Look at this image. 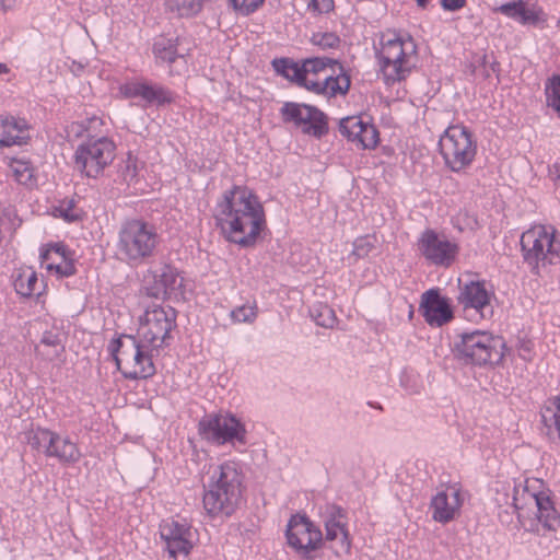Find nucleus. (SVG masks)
Segmentation results:
<instances>
[{
    "label": "nucleus",
    "instance_id": "obj_49",
    "mask_svg": "<svg viewBox=\"0 0 560 560\" xmlns=\"http://www.w3.org/2000/svg\"><path fill=\"white\" fill-rule=\"evenodd\" d=\"M440 3L445 11L455 12L466 5V0H441Z\"/></svg>",
    "mask_w": 560,
    "mask_h": 560
},
{
    "label": "nucleus",
    "instance_id": "obj_41",
    "mask_svg": "<svg viewBox=\"0 0 560 560\" xmlns=\"http://www.w3.org/2000/svg\"><path fill=\"white\" fill-rule=\"evenodd\" d=\"M257 316L256 305L244 304L231 312V317L237 323H252Z\"/></svg>",
    "mask_w": 560,
    "mask_h": 560
},
{
    "label": "nucleus",
    "instance_id": "obj_40",
    "mask_svg": "<svg viewBox=\"0 0 560 560\" xmlns=\"http://www.w3.org/2000/svg\"><path fill=\"white\" fill-rule=\"evenodd\" d=\"M40 345L50 347L52 349L51 352L46 353L48 357H58L59 353L65 349L61 343L60 335L51 330H47L43 334L40 338Z\"/></svg>",
    "mask_w": 560,
    "mask_h": 560
},
{
    "label": "nucleus",
    "instance_id": "obj_19",
    "mask_svg": "<svg viewBox=\"0 0 560 560\" xmlns=\"http://www.w3.org/2000/svg\"><path fill=\"white\" fill-rule=\"evenodd\" d=\"M182 287V279L176 268L168 264L152 266L144 277L147 295L154 299H166Z\"/></svg>",
    "mask_w": 560,
    "mask_h": 560
},
{
    "label": "nucleus",
    "instance_id": "obj_12",
    "mask_svg": "<svg viewBox=\"0 0 560 560\" xmlns=\"http://www.w3.org/2000/svg\"><path fill=\"white\" fill-rule=\"evenodd\" d=\"M284 124H292L304 135L320 139L328 133V118L324 112L313 105L284 102L279 109Z\"/></svg>",
    "mask_w": 560,
    "mask_h": 560
},
{
    "label": "nucleus",
    "instance_id": "obj_25",
    "mask_svg": "<svg viewBox=\"0 0 560 560\" xmlns=\"http://www.w3.org/2000/svg\"><path fill=\"white\" fill-rule=\"evenodd\" d=\"M523 495H527L528 503L535 506V517L545 528L555 530L560 525V516L546 492H529L525 489Z\"/></svg>",
    "mask_w": 560,
    "mask_h": 560
},
{
    "label": "nucleus",
    "instance_id": "obj_50",
    "mask_svg": "<svg viewBox=\"0 0 560 560\" xmlns=\"http://www.w3.org/2000/svg\"><path fill=\"white\" fill-rule=\"evenodd\" d=\"M549 175L555 182V185H560V165L555 164L552 167L549 168Z\"/></svg>",
    "mask_w": 560,
    "mask_h": 560
},
{
    "label": "nucleus",
    "instance_id": "obj_8",
    "mask_svg": "<svg viewBox=\"0 0 560 560\" xmlns=\"http://www.w3.org/2000/svg\"><path fill=\"white\" fill-rule=\"evenodd\" d=\"M201 439L214 445L246 444L245 424L232 413H209L198 423Z\"/></svg>",
    "mask_w": 560,
    "mask_h": 560
},
{
    "label": "nucleus",
    "instance_id": "obj_3",
    "mask_svg": "<svg viewBox=\"0 0 560 560\" xmlns=\"http://www.w3.org/2000/svg\"><path fill=\"white\" fill-rule=\"evenodd\" d=\"M156 228L142 219L125 220L116 243L118 258L129 266H139L151 259L160 245Z\"/></svg>",
    "mask_w": 560,
    "mask_h": 560
},
{
    "label": "nucleus",
    "instance_id": "obj_33",
    "mask_svg": "<svg viewBox=\"0 0 560 560\" xmlns=\"http://www.w3.org/2000/svg\"><path fill=\"white\" fill-rule=\"evenodd\" d=\"M10 168L19 184L32 185L34 183V167L30 161L12 159Z\"/></svg>",
    "mask_w": 560,
    "mask_h": 560
},
{
    "label": "nucleus",
    "instance_id": "obj_47",
    "mask_svg": "<svg viewBox=\"0 0 560 560\" xmlns=\"http://www.w3.org/2000/svg\"><path fill=\"white\" fill-rule=\"evenodd\" d=\"M307 7L316 14L329 13L334 10V0H311Z\"/></svg>",
    "mask_w": 560,
    "mask_h": 560
},
{
    "label": "nucleus",
    "instance_id": "obj_52",
    "mask_svg": "<svg viewBox=\"0 0 560 560\" xmlns=\"http://www.w3.org/2000/svg\"><path fill=\"white\" fill-rule=\"evenodd\" d=\"M489 62H490V61H489V59H488V55H483V56L481 57L480 65H481L483 68H486V67H488V66H489Z\"/></svg>",
    "mask_w": 560,
    "mask_h": 560
},
{
    "label": "nucleus",
    "instance_id": "obj_34",
    "mask_svg": "<svg viewBox=\"0 0 560 560\" xmlns=\"http://www.w3.org/2000/svg\"><path fill=\"white\" fill-rule=\"evenodd\" d=\"M310 314L315 320L316 325L324 328H332L337 320L335 311L327 304L319 303L314 305L310 310Z\"/></svg>",
    "mask_w": 560,
    "mask_h": 560
},
{
    "label": "nucleus",
    "instance_id": "obj_36",
    "mask_svg": "<svg viewBox=\"0 0 560 560\" xmlns=\"http://www.w3.org/2000/svg\"><path fill=\"white\" fill-rule=\"evenodd\" d=\"M365 122L358 116L342 118L339 124V130L348 140L355 142Z\"/></svg>",
    "mask_w": 560,
    "mask_h": 560
},
{
    "label": "nucleus",
    "instance_id": "obj_30",
    "mask_svg": "<svg viewBox=\"0 0 560 560\" xmlns=\"http://www.w3.org/2000/svg\"><path fill=\"white\" fill-rule=\"evenodd\" d=\"M178 38L158 36L153 43V54L162 62L173 63L179 56L177 51Z\"/></svg>",
    "mask_w": 560,
    "mask_h": 560
},
{
    "label": "nucleus",
    "instance_id": "obj_9",
    "mask_svg": "<svg viewBox=\"0 0 560 560\" xmlns=\"http://www.w3.org/2000/svg\"><path fill=\"white\" fill-rule=\"evenodd\" d=\"M28 445L44 454L46 457L56 458L61 465L77 464L82 454L78 445L67 435L44 428H36L27 434Z\"/></svg>",
    "mask_w": 560,
    "mask_h": 560
},
{
    "label": "nucleus",
    "instance_id": "obj_27",
    "mask_svg": "<svg viewBox=\"0 0 560 560\" xmlns=\"http://www.w3.org/2000/svg\"><path fill=\"white\" fill-rule=\"evenodd\" d=\"M153 351V348L142 342L139 348V355L133 353V363L127 364L126 369L121 370L124 377L133 381L153 376L156 372L152 360Z\"/></svg>",
    "mask_w": 560,
    "mask_h": 560
},
{
    "label": "nucleus",
    "instance_id": "obj_44",
    "mask_svg": "<svg viewBox=\"0 0 560 560\" xmlns=\"http://www.w3.org/2000/svg\"><path fill=\"white\" fill-rule=\"evenodd\" d=\"M48 270H55L60 277H70L77 272L75 266L71 258H61L59 262L47 265Z\"/></svg>",
    "mask_w": 560,
    "mask_h": 560
},
{
    "label": "nucleus",
    "instance_id": "obj_6",
    "mask_svg": "<svg viewBox=\"0 0 560 560\" xmlns=\"http://www.w3.org/2000/svg\"><path fill=\"white\" fill-rule=\"evenodd\" d=\"M439 148L446 167L455 173L469 167L477 154V141L463 125L450 126L440 137Z\"/></svg>",
    "mask_w": 560,
    "mask_h": 560
},
{
    "label": "nucleus",
    "instance_id": "obj_15",
    "mask_svg": "<svg viewBox=\"0 0 560 560\" xmlns=\"http://www.w3.org/2000/svg\"><path fill=\"white\" fill-rule=\"evenodd\" d=\"M418 250L432 265L447 268L455 261L459 247L445 234L427 229L418 240Z\"/></svg>",
    "mask_w": 560,
    "mask_h": 560
},
{
    "label": "nucleus",
    "instance_id": "obj_23",
    "mask_svg": "<svg viewBox=\"0 0 560 560\" xmlns=\"http://www.w3.org/2000/svg\"><path fill=\"white\" fill-rule=\"evenodd\" d=\"M124 94L127 97H141L148 104L158 106L173 102V94L170 90L148 82H131L124 86Z\"/></svg>",
    "mask_w": 560,
    "mask_h": 560
},
{
    "label": "nucleus",
    "instance_id": "obj_45",
    "mask_svg": "<svg viewBox=\"0 0 560 560\" xmlns=\"http://www.w3.org/2000/svg\"><path fill=\"white\" fill-rule=\"evenodd\" d=\"M264 1L265 0H230L233 8L245 15L255 12L264 3Z\"/></svg>",
    "mask_w": 560,
    "mask_h": 560
},
{
    "label": "nucleus",
    "instance_id": "obj_5",
    "mask_svg": "<svg viewBox=\"0 0 560 560\" xmlns=\"http://www.w3.org/2000/svg\"><path fill=\"white\" fill-rule=\"evenodd\" d=\"M524 261L535 275L540 268L557 264L560 258V238L552 226H534L521 236Z\"/></svg>",
    "mask_w": 560,
    "mask_h": 560
},
{
    "label": "nucleus",
    "instance_id": "obj_51",
    "mask_svg": "<svg viewBox=\"0 0 560 560\" xmlns=\"http://www.w3.org/2000/svg\"><path fill=\"white\" fill-rule=\"evenodd\" d=\"M489 68L493 72H499L500 71V63L497 60L490 61L489 62Z\"/></svg>",
    "mask_w": 560,
    "mask_h": 560
},
{
    "label": "nucleus",
    "instance_id": "obj_20",
    "mask_svg": "<svg viewBox=\"0 0 560 560\" xmlns=\"http://www.w3.org/2000/svg\"><path fill=\"white\" fill-rule=\"evenodd\" d=\"M419 310L431 326L441 327L453 318L448 300L438 289H430L422 294Z\"/></svg>",
    "mask_w": 560,
    "mask_h": 560
},
{
    "label": "nucleus",
    "instance_id": "obj_48",
    "mask_svg": "<svg viewBox=\"0 0 560 560\" xmlns=\"http://www.w3.org/2000/svg\"><path fill=\"white\" fill-rule=\"evenodd\" d=\"M291 60L292 59H290V58L273 59L272 67L278 74L285 78V75H288L287 68H289Z\"/></svg>",
    "mask_w": 560,
    "mask_h": 560
},
{
    "label": "nucleus",
    "instance_id": "obj_28",
    "mask_svg": "<svg viewBox=\"0 0 560 560\" xmlns=\"http://www.w3.org/2000/svg\"><path fill=\"white\" fill-rule=\"evenodd\" d=\"M541 422L546 435L551 441L560 443V396L549 399L548 404L541 409Z\"/></svg>",
    "mask_w": 560,
    "mask_h": 560
},
{
    "label": "nucleus",
    "instance_id": "obj_24",
    "mask_svg": "<svg viewBox=\"0 0 560 560\" xmlns=\"http://www.w3.org/2000/svg\"><path fill=\"white\" fill-rule=\"evenodd\" d=\"M142 345V339L136 335L122 334L118 338L113 339L108 346V351L113 355L117 369H126L127 364L133 363V353L139 355V348Z\"/></svg>",
    "mask_w": 560,
    "mask_h": 560
},
{
    "label": "nucleus",
    "instance_id": "obj_38",
    "mask_svg": "<svg viewBox=\"0 0 560 560\" xmlns=\"http://www.w3.org/2000/svg\"><path fill=\"white\" fill-rule=\"evenodd\" d=\"M362 149H373L378 143V131L375 126L365 122L357 141Z\"/></svg>",
    "mask_w": 560,
    "mask_h": 560
},
{
    "label": "nucleus",
    "instance_id": "obj_35",
    "mask_svg": "<svg viewBox=\"0 0 560 560\" xmlns=\"http://www.w3.org/2000/svg\"><path fill=\"white\" fill-rule=\"evenodd\" d=\"M545 94L547 105L560 117V74H553L546 81Z\"/></svg>",
    "mask_w": 560,
    "mask_h": 560
},
{
    "label": "nucleus",
    "instance_id": "obj_22",
    "mask_svg": "<svg viewBox=\"0 0 560 560\" xmlns=\"http://www.w3.org/2000/svg\"><path fill=\"white\" fill-rule=\"evenodd\" d=\"M495 11L522 25L537 26L546 22L542 9L536 4L528 7L524 0L503 3L497 8Z\"/></svg>",
    "mask_w": 560,
    "mask_h": 560
},
{
    "label": "nucleus",
    "instance_id": "obj_14",
    "mask_svg": "<svg viewBox=\"0 0 560 560\" xmlns=\"http://www.w3.org/2000/svg\"><path fill=\"white\" fill-rule=\"evenodd\" d=\"M288 545L302 558L312 559V551L323 544L322 530L305 515L295 514L289 520L285 530Z\"/></svg>",
    "mask_w": 560,
    "mask_h": 560
},
{
    "label": "nucleus",
    "instance_id": "obj_10",
    "mask_svg": "<svg viewBox=\"0 0 560 560\" xmlns=\"http://www.w3.org/2000/svg\"><path fill=\"white\" fill-rule=\"evenodd\" d=\"M115 143L107 137L91 138L75 150V168L90 178L98 177L115 158Z\"/></svg>",
    "mask_w": 560,
    "mask_h": 560
},
{
    "label": "nucleus",
    "instance_id": "obj_31",
    "mask_svg": "<svg viewBox=\"0 0 560 560\" xmlns=\"http://www.w3.org/2000/svg\"><path fill=\"white\" fill-rule=\"evenodd\" d=\"M14 289L18 294L24 298H30L34 294H39L38 289V277L37 273L28 268L21 271L14 279Z\"/></svg>",
    "mask_w": 560,
    "mask_h": 560
},
{
    "label": "nucleus",
    "instance_id": "obj_2",
    "mask_svg": "<svg viewBox=\"0 0 560 560\" xmlns=\"http://www.w3.org/2000/svg\"><path fill=\"white\" fill-rule=\"evenodd\" d=\"M202 503L212 516L230 517L238 509L243 493V474L236 462L210 465L206 471Z\"/></svg>",
    "mask_w": 560,
    "mask_h": 560
},
{
    "label": "nucleus",
    "instance_id": "obj_18",
    "mask_svg": "<svg viewBox=\"0 0 560 560\" xmlns=\"http://www.w3.org/2000/svg\"><path fill=\"white\" fill-rule=\"evenodd\" d=\"M323 521L326 530L325 539L335 542L334 552L349 553L351 538L347 528V512L339 505L328 504L323 513Z\"/></svg>",
    "mask_w": 560,
    "mask_h": 560
},
{
    "label": "nucleus",
    "instance_id": "obj_4",
    "mask_svg": "<svg viewBox=\"0 0 560 560\" xmlns=\"http://www.w3.org/2000/svg\"><path fill=\"white\" fill-rule=\"evenodd\" d=\"M505 351L504 339L485 330L463 332L453 345L455 359L464 364L478 366L500 364Z\"/></svg>",
    "mask_w": 560,
    "mask_h": 560
},
{
    "label": "nucleus",
    "instance_id": "obj_43",
    "mask_svg": "<svg viewBox=\"0 0 560 560\" xmlns=\"http://www.w3.org/2000/svg\"><path fill=\"white\" fill-rule=\"evenodd\" d=\"M374 248V243L371 236H361L353 242V249L351 255L357 259L365 258Z\"/></svg>",
    "mask_w": 560,
    "mask_h": 560
},
{
    "label": "nucleus",
    "instance_id": "obj_37",
    "mask_svg": "<svg viewBox=\"0 0 560 560\" xmlns=\"http://www.w3.org/2000/svg\"><path fill=\"white\" fill-rule=\"evenodd\" d=\"M55 215L67 222H77L81 219V211L77 208L73 199H66L55 208Z\"/></svg>",
    "mask_w": 560,
    "mask_h": 560
},
{
    "label": "nucleus",
    "instance_id": "obj_54",
    "mask_svg": "<svg viewBox=\"0 0 560 560\" xmlns=\"http://www.w3.org/2000/svg\"><path fill=\"white\" fill-rule=\"evenodd\" d=\"M9 72V68L5 63H0V74H4Z\"/></svg>",
    "mask_w": 560,
    "mask_h": 560
},
{
    "label": "nucleus",
    "instance_id": "obj_7",
    "mask_svg": "<svg viewBox=\"0 0 560 560\" xmlns=\"http://www.w3.org/2000/svg\"><path fill=\"white\" fill-rule=\"evenodd\" d=\"M381 44L382 49L378 52V58L387 82L404 80L412 68L409 58L410 54L416 51L413 39L410 36L404 39L393 32L384 34Z\"/></svg>",
    "mask_w": 560,
    "mask_h": 560
},
{
    "label": "nucleus",
    "instance_id": "obj_55",
    "mask_svg": "<svg viewBox=\"0 0 560 560\" xmlns=\"http://www.w3.org/2000/svg\"><path fill=\"white\" fill-rule=\"evenodd\" d=\"M513 505H514V508H515V509H517V510H518V509H523L522 506H520V504H518V500H517V498H516V497H513Z\"/></svg>",
    "mask_w": 560,
    "mask_h": 560
},
{
    "label": "nucleus",
    "instance_id": "obj_56",
    "mask_svg": "<svg viewBox=\"0 0 560 560\" xmlns=\"http://www.w3.org/2000/svg\"><path fill=\"white\" fill-rule=\"evenodd\" d=\"M485 77L489 78V72L488 71H486Z\"/></svg>",
    "mask_w": 560,
    "mask_h": 560
},
{
    "label": "nucleus",
    "instance_id": "obj_16",
    "mask_svg": "<svg viewBox=\"0 0 560 560\" xmlns=\"http://www.w3.org/2000/svg\"><path fill=\"white\" fill-rule=\"evenodd\" d=\"M457 302L466 314L472 318H490L493 315L492 293L487 290L485 281H463L458 279Z\"/></svg>",
    "mask_w": 560,
    "mask_h": 560
},
{
    "label": "nucleus",
    "instance_id": "obj_13",
    "mask_svg": "<svg viewBox=\"0 0 560 560\" xmlns=\"http://www.w3.org/2000/svg\"><path fill=\"white\" fill-rule=\"evenodd\" d=\"M287 71L288 75H285V79L315 94H325L328 96H336L337 94L345 95L348 93L351 84L350 75L341 67L339 74L327 75L323 81L305 78L302 62L300 63L294 60H291Z\"/></svg>",
    "mask_w": 560,
    "mask_h": 560
},
{
    "label": "nucleus",
    "instance_id": "obj_39",
    "mask_svg": "<svg viewBox=\"0 0 560 560\" xmlns=\"http://www.w3.org/2000/svg\"><path fill=\"white\" fill-rule=\"evenodd\" d=\"M118 173L128 185L133 182L138 175L137 158L128 154L126 160L119 164Z\"/></svg>",
    "mask_w": 560,
    "mask_h": 560
},
{
    "label": "nucleus",
    "instance_id": "obj_46",
    "mask_svg": "<svg viewBox=\"0 0 560 560\" xmlns=\"http://www.w3.org/2000/svg\"><path fill=\"white\" fill-rule=\"evenodd\" d=\"M57 255L60 259L68 257L69 250L63 244L56 243L52 245H49L48 248L42 250L40 258L43 261H47L51 259V255Z\"/></svg>",
    "mask_w": 560,
    "mask_h": 560
},
{
    "label": "nucleus",
    "instance_id": "obj_42",
    "mask_svg": "<svg viewBox=\"0 0 560 560\" xmlns=\"http://www.w3.org/2000/svg\"><path fill=\"white\" fill-rule=\"evenodd\" d=\"M312 43L323 49H331L339 46L340 38L337 34L330 32L316 33L312 36Z\"/></svg>",
    "mask_w": 560,
    "mask_h": 560
},
{
    "label": "nucleus",
    "instance_id": "obj_21",
    "mask_svg": "<svg viewBox=\"0 0 560 560\" xmlns=\"http://www.w3.org/2000/svg\"><path fill=\"white\" fill-rule=\"evenodd\" d=\"M462 505L463 498L459 489L452 487L439 491L430 502L432 518L438 523L447 524L459 515Z\"/></svg>",
    "mask_w": 560,
    "mask_h": 560
},
{
    "label": "nucleus",
    "instance_id": "obj_1",
    "mask_svg": "<svg viewBox=\"0 0 560 560\" xmlns=\"http://www.w3.org/2000/svg\"><path fill=\"white\" fill-rule=\"evenodd\" d=\"M214 218L226 241L244 248L254 246L267 226L262 203L246 186L226 189L215 206Z\"/></svg>",
    "mask_w": 560,
    "mask_h": 560
},
{
    "label": "nucleus",
    "instance_id": "obj_26",
    "mask_svg": "<svg viewBox=\"0 0 560 560\" xmlns=\"http://www.w3.org/2000/svg\"><path fill=\"white\" fill-rule=\"evenodd\" d=\"M28 124L13 116H0V147L23 145L30 140Z\"/></svg>",
    "mask_w": 560,
    "mask_h": 560
},
{
    "label": "nucleus",
    "instance_id": "obj_32",
    "mask_svg": "<svg viewBox=\"0 0 560 560\" xmlns=\"http://www.w3.org/2000/svg\"><path fill=\"white\" fill-rule=\"evenodd\" d=\"M203 2L205 0H166L165 4L178 18H191L201 11Z\"/></svg>",
    "mask_w": 560,
    "mask_h": 560
},
{
    "label": "nucleus",
    "instance_id": "obj_29",
    "mask_svg": "<svg viewBox=\"0 0 560 560\" xmlns=\"http://www.w3.org/2000/svg\"><path fill=\"white\" fill-rule=\"evenodd\" d=\"M332 68V74L337 75L340 73V67L346 71L343 65L337 59L328 57H312L302 60V69L304 70L305 78L310 75H316L326 70V68Z\"/></svg>",
    "mask_w": 560,
    "mask_h": 560
},
{
    "label": "nucleus",
    "instance_id": "obj_53",
    "mask_svg": "<svg viewBox=\"0 0 560 560\" xmlns=\"http://www.w3.org/2000/svg\"><path fill=\"white\" fill-rule=\"evenodd\" d=\"M418 7L424 9L429 4L430 0H416Z\"/></svg>",
    "mask_w": 560,
    "mask_h": 560
},
{
    "label": "nucleus",
    "instance_id": "obj_17",
    "mask_svg": "<svg viewBox=\"0 0 560 560\" xmlns=\"http://www.w3.org/2000/svg\"><path fill=\"white\" fill-rule=\"evenodd\" d=\"M160 535L171 558L175 559L178 555L188 556L194 548L195 532L186 520L163 521L160 524Z\"/></svg>",
    "mask_w": 560,
    "mask_h": 560
},
{
    "label": "nucleus",
    "instance_id": "obj_11",
    "mask_svg": "<svg viewBox=\"0 0 560 560\" xmlns=\"http://www.w3.org/2000/svg\"><path fill=\"white\" fill-rule=\"evenodd\" d=\"M176 326V311L170 305H153L148 307L144 318L140 323L137 335L144 345L154 350L166 346L171 339V331Z\"/></svg>",
    "mask_w": 560,
    "mask_h": 560
}]
</instances>
